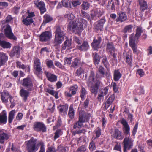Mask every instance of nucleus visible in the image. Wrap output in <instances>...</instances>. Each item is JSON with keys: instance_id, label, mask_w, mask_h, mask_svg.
I'll return each mask as SVG.
<instances>
[{"instance_id": "nucleus-2", "label": "nucleus", "mask_w": 152, "mask_h": 152, "mask_svg": "<svg viewBox=\"0 0 152 152\" xmlns=\"http://www.w3.org/2000/svg\"><path fill=\"white\" fill-rule=\"evenodd\" d=\"M37 140L31 138L27 141L26 144V149L28 152H36L38 149L36 145Z\"/></svg>"}, {"instance_id": "nucleus-35", "label": "nucleus", "mask_w": 152, "mask_h": 152, "mask_svg": "<svg viewBox=\"0 0 152 152\" xmlns=\"http://www.w3.org/2000/svg\"><path fill=\"white\" fill-rule=\"evenodd\" d=\"M106 50L107 52H110V54H112V52H115V49L113 43L109 42L108 43L107 45Z\"/></svg>"}, {"instance_id": "nucleus-39", "label": "nucleus", "mask_w": 152, "mask_h": 152, "mask_svg": "<svg viewBox=\"0 0 152 152\" xmlns=\"http://www.w3.org/2000/svg\"><path fill=\"white\" fill-rule=\"evenodd\" d=\"M133 27V25H132L126 26L123 29V31L125 33H130L132 31Z\"/></svg>"}, {"instance_id": "nucleus-17", "label": "nucleus", "mask_w": 152, "mask_h": 152, "mask_svg": "<svg viewBox=\"0 0 152 152\" xmlns=\"http://www.w3.org/2000/svg\"><path fill=\"white\" fill-rule=\"evenodd\" d=\"M77 48L81 51H86L89 49V45L86 41H83L80 45L77 46Z\"/></svg>"}, {"instance_id": "nucleus-63", "label": "nucleus", "mask_w": 152, "mask_h": 152, "mask_svg": "<svg viewBox=\"0 0 152 152\" xmlns=\"http://www.w3.org/2000/svg\"><path fill=\"white\" fill-rule=\"evenodd\" d=\"M61 130L60 129H57L55 133V135L54 136L55 139L58 138L59 137V134L61 133Z\"/></svg>"}, {"instance_id": "nucleus-48", "label": "nucleus", "mask_w": 152, "mask_h": 152, "mask_svg": "<svg viewBox=\"0 0 152 152\" xmlns=\"http://www.w3.org/2000/svg\"><path fill=\"white\" fill-rule=\"evenodd\" d=\"M124 126V133L128 134L129 132V126L128 124H123Z\"/></svg>"}, {"instance_id": "nucleus-56", "label": "nucleus", "mask_w": 152, "mask_h": 152, "mask_svg": "<svg viewBox=\"0 0 152 152\" xmlns=\"http://www.w3.org/2000/svg\"><path fill=\"white\" fill-rule=\"evenodd\" d=\"M81 6L83 10H86L88 9L89 4L88 2H83Z\"/></svg>"}, {"instance_id": "nucleus-11", "label": "nucleus", "mask_w": 152, "mask_h": 152, "mask_svg": "<svg viewBox=\"0 0 152 152\" xmlns=\"http://www.w3.org/2000/svg\"><path fill=\"white\" fill-rule=\"evenodd\" d=\"M127 19V16L125 13L120 12L117 13V18L116 20L117 22H122L126 21Z\"/></svg>"}, {"instance_id": "nucleus-62", "label": "nucleus", "mask_w": 152, "mask_h": 152, "mask_svg": "<svg viewBox=\"0 0 152 152\" xmlns=\"http://www.w3.org/2000/svg\"><path fill=\"white\" fill-rule=\"evenodd\" d=\"M115 99V96L114 95H110V96L109 97L107 101L109 103L112 104L113 102V101L114 99Z\"/></svg>"}, {"instance_id": "nucleus-13", "label": "nucleus", "mask_w": 152, "mask_h": 152, "mask_svg": "<svg viewBox=\"0 0 152 152\" xmlns=\"http://www.w3.org/2000/svg\"><path fill=\"white\" fill-rule=\"evenodd\" d=\"M28 91L23 88L20 90V94L25 102L27 101L28 97L29 96L30 93Z\"/></svg>"}, {"instance_id": "nucleus-31", "label": "nucleus", "mask_w": 152, "mask_h": 152, "mask_svg": "<svg viewBox=\"0 0 152 152\" xmlns=\"http://www.w3.org/2000/svg\"><path fill=\"white\" fill-rule=\"evenodd\" d=\"M7 121V113L5 111L3 110L0 114V123H6Z\"/></svg>"}, {"instance_id": "nucleus-7", "label": "nucleus", "mask_w": 152, "mask_h": 152, "mask_svg": "<svg viewBox=\"0 0 152 152\" xmlns=\"http://www.w3.org/2000/svg\"><path fill=\"white\" fill-rule=\"evenodd\" d=\"M52 36L51 33L49 31L42 32L39 36V40L41 42L48 41L52 37Z\"/></svg>"}, {"instance_id": "nucleus-12", "label": "nucleus", "mask_w": 152, "mask_h": 152, "mask_svg": "<svg viewBox=\"0 0 152 152\" xmlns=\"http://www.w3.org/2000/svg\"><path fill=\"white\" fill-rule=\"evenodd\" d=\"M1 97L2 101L4 102L7 103L8 102L9 98H10V101L11 102V99L12 98V97L9 94L8 91H4L3 92L1 93Z\"/></svg>"}, {"instance_id": "nucleus-33", "label": "nucleus", "mask_w": 152, "mask_h": 152, "mask_svg": "<svg viewBox=\"0 0 152 152\" xmlns=\"http://www.w3.org/2000/svg\"><path fill=\"white\" fill-rule=\"evenodd\" d=\"M139 38L134 35V34H132L129 37V45H132L135 44V42L137 41Z\"/></svg>"}, {"instance_id": "nucleus-8", "label": "nucleus", "mask_w": 152, "mask_h": 152, "mask_svg": "<svg viewBox=\"0 0 152 152\" xmlns=\"http://www.w3.org/2000/svg\"><path fill=\"white\" fill-rule=\"evenodd\" d=\"M21 49L22 48L19 46H14L11 50L10 53V56L11 57H14L15 56L17 58H19Z\"/></svg>"}, {"instance_id": "nucleus-38", "label": "nucleus", "mask_w": 152, "mask_h": 152, "mask_svg": "<svg viewBox=\"0 0 152 152\" xmlns=\"http://www.w3.org/2000/svg\"><path fill=\"white\" fill-rule=\"evenodd\" d=\"M15 113L16 111L14 110H12L9 113L8 118L9 123H11L12 122V121L14 118Z\"/></svg>"}, {"instance_id": "nucleus-16", "label": "nucleus", "mask_w": 152, "mask_h": 152, "mask_svg": "<svg viewBox=\"0 0 152 152\" xmlns=\"http://www.w3.org/2000/svg\"><path fill=\"white\" fill-rule=\"evenodd\" d=\"M8 59V56L7 54L3 52H0V66L4 65Z\"/></svg>"}, {"instance_id": "nucleus-9", "label": "nucleus", "mask_w": 152, "mask_h": 152, "mask_svg": "<svg viewBox=\"0 0 152 152\" xmlns=\"http://www.w3.org/2000/svg\"><path fill=\"white\" fill-rule=\"evenodd\" d=\"M22 85L27 88L28 91L32 90L33 85L31 79L29 78H24L23 80Z\"/></svg>"}, {"instance_id": "nucleus-50", "label": "nucleus", "mask_w": 152, "mask_h": 152, "mask_svg": "<svg viewBox=\"0 0 152 152\" xmlns=\"http://www.w3.org/2000/svg\"><path fill=\"white\" fill-rule=\"evenodd\" d=\"M64 16L65 18L70 20H73L75 17L74 15L70 12L66 14Z\"/></svg>"}, {"instance_id": "nucleus-6", "label": "nucleus", "mask_w": 152, "mask_h": 152, "mask_svg": "<svg viewBox=\"0 0 152 152\" xmlns=\"http://www.w3.org/2000/svg\"><path fill=\"white\" fill-rule=\"evenodd\" d=\"M5 34L6 36L11 39L16 40L17 38L12 32L11 28L9 25H7L4 29Z\"/></svg>"}, {"instance_id": "nucleus-59", "label": "nucleus", "mask_w": 152, "mask_h": 152, "mask_svg": "<svg viewBox=\"0 0 152 152\" xmlns=\"http://www.w3.org/2000/svg\"><path fill=\"white\" fill-rule=\"evenodd\" d=\"M136 92L139 95L144 94V90L142 87H140L136 90Z\"/></svg>"}, {"instance_id": "nucleus-64", "label": "nucleus", "mask_w": 152, "mask_h": 152, "mask_svg": "<svg viewBox=\"0 0 152 152\" xmlns=\"http://www.w3.org/2000/svg\"><path fill=\"white\" fill-rule=\"evenodd\" d=\"M86 149L84 146H82L79 147L77 150L76 152H85Z\"/></svg>"}, {"instance_id": "nucleus-61", "label": "nucleus", "mask_w": 152, "mask_h": 152, "mask_svg": "<svg viewBox=\"0 0 152 152\" xmlns=\"http://www.w3.org/2000/svg\"><path fill=\"white\" fill-rule=\"evenodd\" d=\"M103 27V26L100 24L98 22L95 27L96 29H97V30H100L101 31L102 30Z\"/></svg>"}, {"instance_id": "nucleus-40", "label": "nucleus", "mask_w": 152, "mask_h": 152, "mask_svg": "<svg viewBox=\"0 0 152 152\" xmlns=\"http://www.w3.org/2000/svg\"><path fill=\"white\" fill-rule=\"evenodd\" d=\"M62 3L63 5L65 7H71V0H62Z\"/></svg>"}, {"instance_id": "nucleus-25", "label": "nucleus", "mask_w": 152, "mask_h": 152, "mask_svg": "<svg viewBox=\"0 0 152 152\" xmlns=\"http://www.w3.org/2000/svg\"><path fill=\"white\" fill-rule=\"evenodd\" d=\"M34 127V130L37 131H42L45 132L46 131V127L44 124H35Z\"/></svg>"}, {"instance_id": "nucleus-23", "label": "nucleus", "mask_w": 152, "mask_h": 152, "mask_svg": "<svg viewBox=\"0 0 152 152\" xmlns=\"http://www.w3.org/2000/svg\"><path fill=\"white\" fill-rule=\"evenodd\" d=\"M112 136L114 138L119 140H121L124 138V137L121 134V131L117 129H115Z\"/></svg>"}, {"instance_id": "nucleus-53", "label": "nucleus", "mask_w": 152, "mask_h": 152, "mask_svg": "<svg viewBox=\"0 0 152 152\" xmlns=\"http://www.w3.org/2000/svg\"><path fill=\"white\" fill-rule=\"evenodd\" d=\"M116 144L114 148V150H118L121 152V144L118 142H116Z\"/></svg>"}, {"instance_id": "nucleus-24", "label": "nucleus", "mask_w": 152, "mask_h": 152, "mask_svg": "<svg viewBox=\"0 0 152 152\" xmlns=\"http://www.w3.org/2000/svg\"><path fill=\"white\" fill-rule=\"evenodd\" d=\"M103 13L104 12L102 9L96 8L94 10V14H91V16L92 18L94 16H96L99 18L103 15Z\"/></svg>"}, {"instance_id": "nucleus-42", "label": "nucleus", "mask_w": 152, "mask_h": 152, "mask_svg": "<svg viewBox=\"0 0 152 152\" xmlns=\"http://www.w3.org/2000/svg\"><path fill=\"white\" fill-rule=\"evenodd\" d=\"M75 112L73 108V106L70 105L69 107L68 115L70 118H74V116Z\"/></svg>"}, {"instance_id": "nucleus-4", "label": "nucleus", "mask_w": 152, "mask_h": 152, "mask_svg": "<svg viewBox=\"0 0 152 152\" xmlns=\"http://www.w3.org/2000/svg\"><path fill=\"white\" fill-rule=\"evenodd\" d=\"M124 152H126L127 150H129L132 148L133 141L129 137L125 138L123 140Z\"/></svg>"}, {"instance_id": "nucleus-14", "label": "nucleus", "mask_w": 152, "mask_h": 152, "mask_svg": "<svg viewBox=\"0 0 152 152\" xmlns=\"http://www.w3.org/2000/svg\"><path fill=\"white\" fill-rule=\"evenodd\" d=\"M34 3L36 6L39 9L41 14H43L46 11L45 4L43 2L41 1L39 2L38 1H35Z\"/></svg>"}, {"instance_id": "nucleus-29", "label": "nucleus", "mask_w": 152, "mask_h": 152, "mask_svg": "<svg viewBox=\"0 0 152 152\" xmlns=\"http://www.w3.org/2000/svg\"><path fill=\"white\" fill-rule=\"evenodd\" d=\"M11 45V44L9 42L0 39V46L3 48H10Z\"/></svg>"}, {"instance_id": "nucleus-19", "label": "nucleus", "mask_w": 152, "mask_h": 152, "mask_svg": "<svg viewBox=\"0 0 152 152\" xmlns=\"http://www.w3.org/2000/svg\"><path fill=\"white\" fill-rule=\"evenodd\" d=\"M71 45V40L69 39H67L61 45V52L63 51L66 49H69Z\"/></svg>"}, {"instance_id": "nucleus-20", "label": "nucleus", "mask_w": 152, "mask_h": 152, "mask_svg": "<svg viewBox=\"0 0 152 152\" xmlns=\"http://www.w3.org/2000/svg\"><path fill=\"white\" fill-rule=\"evenodd\" d=\"M55 36L64 38L65 34L58 26H56Z\"/></svg>"}, {"instance_id": "nucleus-18", "label": "nucleus", "mask_w": 152, "mask_h": 152, "mask_svg": "<svg viewBox=\"0 0 152 152\" xmlns=\"http://www.w3.org/2000/svg\"><path fill=\"white\" fill-rule=\"evenodd\" d=\"M44 73L48 80L52 82H54L57 80V76L52 74L48 72L45 71Z\"/></svg>"}, {"instance_id": "nucleus-26", "label": "nucleus", "mask_w": 152, "mask_h": 152, "mask_svg": "<svg viewBox=\"0 0 152 152\" xmlns=\"http://www.w3.org/2000/svg\"><path fill=\"white\" fill-rule=\"evenodd\" d=\"M58 108H59L60 113L64 115L66 114L68 108L67 105L65 104L60 105L58 106Z\"/></svg>"}, {"instance_id": "nucleus-41", "label": "nucleus", "mask_w": 152, "mask_h": 152, "mask_svg": "<svg viewBox=\"0 0 152 152\" xmlns=\"http://www.w3.org/2000/svg\"><path fill=\"white\" fill-rule=\"evenodd\" d=\"M46 91L48 93L51 95L54 96L56 99H58V93L55 91L53 90H50L49 88H46Z\"/></svg>"}, {"instance_id": "nucleus-10", "label": "nucleus", "mask_w": 152, "mask_h": 152, "mask_svg": "<svg viewBox=\"0 0 152 152\" xmlns=\"http://www.w3.org/2000/svg\"><path fill=\"white\" fill-rule=\"evenodd\" d=\"M138 2L140 6V13H142L148 8L147 2L145 0H138Z\"/></svg>"}, {"instance_id": "nucleus-5", "label": "nucleus", "mask_w": 152, "mask_h": 152, "mask_svg": "<svg viewBox=\"0 0 152 152\" xmlns=\"http://www.w3.org/2000/svg\"><path fill=\"white\" fill-rule=\"evenodd\" d=\"M91 115L86 113L84 111H80L79 113V120L78 121L80 123L87 122L89 121Z\"/></svg>"}, {"instance_id": "nucleus-22", "label": "nucleus", "mask_w": 152, "mask_h": 152, "mask_svg": "<svg viewBox=\"0 0 152 152\" xmlns=\"http://www.w3.org/2000/svg\"><path fill=\"white\" fill-rule=\"evenodd\" d=\"M105 74L104 68L100 66L98 69L96 73V77L97 78H101L103 77Z\"/></svg>"}, {"instance_id": "nucleus-1", "label": "nucleus", "mask_w": 152, "mask_h": 152, "mask_svg": "<svg viewBox=\"0 0 152 152\" xmlns=\"http://www.w3.org/2000/svg\"><path fill=\"white\" fill-rule=\"evenodd\" d=\"M94 73L91 72L87 81V84L88 86L90 87V91L91 93L96 96L97 94L100 82L97 80H94Z\"/></svg>"}, {"instance_id": "nucleus-54", "label": "nucleus", "mask_w": 152, "mask_h": 152, "mask_svg": "<svg viewBox=\"0 0 152 152\" xmlns=\"http://www.w3.org/2000/svg\"><path fill=\"white\" fill-rule=\"evenodd\" d=\"M84 72V70L82 68H80L77 70L75 74L76 75L80 76Z\"/></svg>"}, {"instance_id": "nucleus-27", "label": "nucleus", "mask_w": 152, "mask_h": 152, "mask_svg": "<svg viewBox=\"0 0 152 152\" xmlns=\"http://www.w3.org/2000/svg\"><path fill=\"white\" fill-rule=\"evenodd\" d=\"M64 38L58 37L55 36V38L53 41V44L54 46H57L61 43L64 40Z\"/></svg>"}, {"instance_id": "nucleus-30", "label": "nucleus", "mask_w": 152, "mask_h": 152, "mask_svg": "<svg viewBox=\"0 0 152 152\" xmlns=\"http://www.w3.org/2000/svg\"><path fill=\"white\" fill-rule=\"evenodd\" d=\"M22 17L23 18V20L22 21L23 23V24L25 25L28 26L31 24V23L33 22V20L32 18H30L26 17V18H25L23 15Z\"/></svg>"}, {"instance_id": "nucleus-52", "label": "nucleus", "mask_w": 152, "mask_h": 152, "mask_svg": "<svg viewBox=\"0 0 152 152\" xmlns=\"http://www.w3.org/2000/svg\"><path fill=\"white\" fill-rule=\"evenodd\" d=\"M46 64L47 67L49 68H53L54 67L53 62L52 60H48L46 61Z\"/></svg>"}, {"instance_id": "nucleus-60", "label": "nucleus", "mask_w": 152, "mask_h": 152, "mask_svg": "<svg viewBox=\"0 0 152 152\" xmlns=\"http://www.w3.org/2000/svg\"><path fill=\"white\" fill-rule=\"evenodd\" d=\"M36 145L37 146V147L39 146H41V148H40V150L41 149H43L44 151H45V149L44 148V143L42 141H39V142L37 144H36Z\"/></svg>"}, {"instance_id": "nucleus-44", "label": "nucleus", "mask_w": 152, "mask_h": 152, "mask_svg": "<svg viewBox=\"0 0 152 152\" xmlns=\"http://www.w3.org/2000/svg\"><path fill=\"white\" fill-rule=\"evenodd\" d=\"M44 22L48 23L53 20V18L49 15L45 14L44 16Z\"/></svg>"}, {"instance_id": "nucleus-34", "label": "nucleus", "mask_w": 152, "mask_h": 152, "mask_svg": "<svg viewBox=\"0 0 152 152\" xmlns=\"http://www.w3.org/2000/svg\"><path fill=\"white\" fill-rule=\"evenodd\" d=\"M93 56L94 64L96 65H98L100 62L99 56L97 53H93Z\"/></svg>"}, {"instance_id": "nucleus-51", "label": "nucleus", "mask_w": 152, "mask_h": 152, "mask_svg": "<svg viewBox=\"0 0 152 152\" xmlns=\"http://www.w3.org/2000/svg\"><path fill=\"white\" fill-rule=\"evenodd\" d=\"M102 62L104 64V65L106 68H108L109 64L106 56H103Z\"/></svg>"}, {"instance_id": "nucleus-55", "label": "nucleus", "mask_w": 152, "mask_h": 152, "mask_svg": "<svg viewBox=\"0 0 152 152\" xmlns=\"http://www.w3.org/2000/svg\"><path fill=\"white\" fill-rule=\"evenodd\" d=\"M57 150L53 146H51L48 148L46 152H56Z\"/></svg>"}, {"instance_id": "nucleus-43", "label": "nucleus", "mask_w": 152, "mask_h": 152, "mask_svg": "<svg viewBox=\"0 0 152 152\" xmlns=\"http://www.w3.org/2000/svg\"><path fill=\"white\" fill-rule=\"evenodd\" d=\"M75 28L73 29L72 32L75 34L79 33L82 31L81 28L80 27L79 25L78 26L77 23L75 25Z\"/></svg>"}, {"instance_id": "nucleus-45", "label": "nucleus", "mask_w": 152, "mask_h": 152, "mask_svg": "<svg viewBox=\"0 0 152 152\" xmlns=\"http://www.w3.org/2000/svg\"><path fill=\"white\" fill-rule=\"evenodd\" d=\"M108 88L106 87L104 88H102L100 89L99 93L100 94H101L105 96L108 93Z\"/></svg>"}, {"instance_id": "nucleus-57", "label": "nucleus", "mask_w": 152, "mask_h": 152, "mask_svg": "<svg viewBox=\"0 0 152 152\" xmlns=\"http://www.w3.org/2000/svg\"><path fill=\"white\" fill-rule=\"evenodd\" d=\"M57 150L58 152H66L65 147L61 145H60L58 147Z\"/></svg>"}, {"instance_id": "nucleus-49", "label": "nucleus", "mask_w": 152, "mask_h": 152, "mask_svg": "<svg viewBox=\"0 0 152 152\" xmlns=\"http://www.w3.org/2000/svg\"><path fill=\"white\" fill-rule=\"evenodd\" d=\"M87 91L84 88H82L81 90V94L80 96L82 99H85V96L86 94Z\"/></svg>"}, {"instance_id": "nucleus-28", "label": "nucleus", "mask_w": 152, "mask_h": 152, "mask_svg": "<svg viewBox=\"0 0 152 152\" xmlns=\"http://www.w3.org/2000/svg\"><path fill=\"white\" fill-rule=\"evenodd\" d=\"M10 137V136L4 132H1L0 131V142L3 144L5 140H7Z\"/></svg>"}, {"instance_id": "nucleus-58", "label": "nucleus", "mask_w": 152, "mask_h": 152, "mask_svg": "<svg viewBox=\"0 0 152 152\" xmlns=\"http://www.w3.org/2000/svg\"><path fill=\"white\" fill-rule=\"evenodd\" d=\"M16 66L19 68H21L24 69L25 68V65L23 64H22L21 62H19V61H16Z\"/></svg>"}, {"instance_id": "nucleus-36", "label": "nucleus", "mask_w": 152, "mask_h": 152, "mask_svg": "<svg viewBox=\"0 0 152 152\" xmlns=\"http://www.w3.org/2000/svg\"><path fill=\"white\" fill-rule=\"evenodd\" d=\"M121 76V74L118 70H115L114 71L113 74L114 80L116 81L119 80Z\"/></svg>"}, {"instance_id": "nucleus-15", "label": "nucleus", "mask_w": 152, "mask_h": 152, "mask_svg": "<svg viewBox=\"0 0 152 152\" xmlns=\"http://www.w3.org/2000/svg\"><path fill=\"white\" fill-rule=\"evenodd\" d=\"M101 41V37L98 36L97 39L94 37L93 42L91 44V46L93 47L94 50H96L99 46Z\"/></svg>"}, {"instance_id": "nucleus-32", "label": "nucleus", "mask_w": 152, "mask_h": 152, "mask_svg": "<svg viewBox=\"0 0 152 152\" xmlns=\"http://www.w3.org/2000/svg\"><path fill=\"white\" fill-rule=\"evenodd\" d=\"M113 0H109L107 5V9L115 11V5L116 4L115 2L113 1Z\"/></svg>"}, {"instance_id": "nucleus-21", "label": "nucleus", "mask_w": 152, "mask_h": 152, "mask_svg": "<svg viewBox=\"0 0 152 152\" xmlns=\"http://www.w3.org/2000/svg\"><path fill=\"white\" fill-rule=\"evenodd\" d=\"M79 26L82 31L86 28L87 25V21L84 19L80 18H78Z\"/></svg>"}, {"instance_id": "nucleus-46", "label": "nucleus", "mask_w": 152, "mask_h": 152, "mask_svg": "<svg viewBox=\"0 0 152 152\" xmlns=\"http://www.w3.org/2000/svg\"><path fill=\"white\" fill-rule=\"evenodd\" d=\"M80 64V60L77 58H75L74 61L72 63L71 66L75 68H77Z\"/></svg>"}, {"instance_id": "nucleus-3", "label": "nucleus", "mask_w": 152, "mask_h": 152, "mask_svg": "<svg viewBox=\"0 0 152 152\" xmlns=\"http://www.w3.org/2000/svg\"><path fill=\"white\" fill-rule=\"evenodd\" d=\"M34 73L37 76L42 74V67L41 66V63L40 60L38 58H36L34 61Z\"/></svg>"}, {"instance_id": "nucleus-37", "label": "nucleus", "mask_w": 152, "mask_h": 152, "mask_svg": "<svg viewBox=\"0 0 152 152\" xmlns=\"http://www.w3.org/2000/svg\"><path fill=\"white\" fill-rule=\"evenodd\" d=\"M77 23L76 20H75L70 21L67 25V28L72 32L73 29L75 28V25Z\"/></svg>"}, {"instance_id": "nucleus-47", "label": "nucleus", "mask_w": 152, "mask_h": 152, "mask_svg": "<svg viewBox=\"0 0 152 152\" xmlns=\"http://www.w3.org/2000/svg\"><path fill=\"white\" fill-rule=\"evenodd\" d=\"M142 32V28L140 27L137 26L136 29V33L135 35L139 38Z\"/></svg>"}]
</instances>
